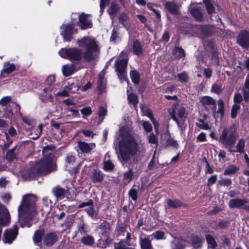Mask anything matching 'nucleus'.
I'll return each mask as SVG.
<instances>
[{
    "label": "nucleus",
    "mask_w": 249,
    "mask_h": 249,
    "mask_svg": "<svg viewBox=\"0 0 249 249\" xmlns=\"http://www.w3.org/2000/svg\"><path fill=\"white\" fill-rule=\"evenodd\" d=\"M178 77L181 82H187L188 81V76L186 72H183L178 74Z\"/></svg>",
    "instance_id": "5fc2aeb1"
},
{
    "label": "nucleus",
    "mask_w": 249,
    "mask_h": 249,
    "mask_svg": "<svg viewBox=\"0 0 249 249\" xmlns=\"http://www.w3.org/2000/svg\"><path fill=\"white\" fill-rule=\"evenodd\" d=\"M238 168L232 165L229 166L224 171V174L225 175H231L235 173Z\"/></svg>",
    "instance_id": "37998d69"
},
{
    "label": "nucleus",
    "mask_w": 249,
    "mask_h": 249,
    "mask_svg": "<svg viewBox=\"0 0 249 249\" xmlns=\"http://www.w3.org/2000/svg\"><path fill=\"white\" fill-rule=\"evenodd\" d=\"M60 35L63 36L65 41H70L72 36L77 33L73 25L71 24H63L61 27Z\"/></svg>",
    "instance_id": "6e6552de"
},
{
    "label": "nucleus",
    "mask_w": 249,
    "mask_h": 249,
    "mask_svg": "<svg viewBox=\"0 0 249 249\" xmlns=\"http://www.w3.org/2000/svg\"><path fill=\"white\" fill-rule=\"evenodd\" d=\"M16 69V66L14 64L9 62L3 63V68L0 71L1 76L5 78L7 75L10 74Z\"/></svg>",
    "instance_id": "ddd939ff"
},
{
    "label": "nucleus",
    "mask_w": 249,
    "mask_h": 249,
    "mask_svg": "<svg viewBox=\"0 0 249 249\" xmlns=\"http://www.w3.org/2000/svg\"><path fill=\"white\" fill-rule=\"evenodd\" d=\"M140 244L142 249H150L151 248V241L147 238H141Z\"/></svg>",
    "instance_id": "2f4dec72"
},
{
    "label": "nucleus",
    "mask_w": 249,
    "mask_h": 249,
    "mask_svg": "<svg viewBox=\"0 0 249 249\" xmlns=\"http://www.w3.org/2000/svg\"><path fill=\"white\" fill-rule=\"evenodd\" d=\"M129 197L133 200L136 201L137 199V191L136 189H131L129 192Z\"/></svg>",
    "instance_id": "69168bd1"
},
{
    "label": "nucleus",
    "mask_w": 249,
    "mask_h": 249,
    "mask_svg": "<svg viewBox=\"0 0 249 249\" xmlns=\"http://www.w3.org/2000/svg\"><path fill=\"white\" fill-rule=\"evenodd\" d=\"M53 89V86H47L43 89L40 93L41 99L46 101L49 99H53L52 91Z\"/></svg>",
    "instance_id": "2eb2a0df"
},
{
    "label": "nucleus",
    "mask_w": 249,
    "mask_h": 249,
    "mask_svg": "<svg viewBox=\"0 0 249 249\" xmlns=\"http://www.w3.org/2000/svg\"><path fill=\"white\" fill-rule=\"evenodd\" d=\"M106 71L104 69L98 75V87L100 90H103L106 85V79L104 78Z\"/></svg>",
    "instance_id": "b1692460"
},
{
    "label": "nucleus",
    "mask_w": 249,
    "mask_h": 249,
    "mask_svg": "<svg viewBox=\"0 0 249 249\" xmlns=\"http://www.w3.org/2000/svg\"><path fill=\"white\" fill-rule=\"evenodd\" d=\"M85 211L88 214L93 218H96L98 212L94 210L93 206H90L89 208L85 209Z\"/></svg>",
    "instance_id": "c03bdc74"
},
{
    "label": "nucleus",
    "mask_w": 249,
    "mask_h": 249,
    "mask_svg": "<svg viewBox=\"0 0 249 249\" xmlns=\"http://www.w3.org/2000/svg\"><path fill=\"white\" fill-rule=\"evenodd\" d=\"M44 234V232L43 230H38L35 232L33 237V241L35 244L39 245L41 241Z\"/></svg>",
    "instance_id": "bb28decb"
},
{
    "label": "nucleus",
    "mask_w": 249,
    "mask_h": 249,
    "mask_svg": "<svg viewBox=\"0 0 249 249\" xmlns=\"http://www.w3.org/2000/svg\"><path fill=\"white\" fill-rule=\"evenodd\" d=\"M23 121L29 125H32L34 124V120L28 116H22Z\"/></svg>",
    "instance_id": "e2e57ef3"
},
{
    "label": "nucleus",
    "mask_w": 249,
    "mask_h": 249,
    "mask_svg": "<svg viewBox=\"0 0 249 249\" xmlns=\"http://www.w3.org/2000/svg\"><path fill=\"white\" fill-rule=\"evenodd\" d=\"M168 207L173 208H177L181 206V202L178 200L169 199L167 201Z\"/></svg>",
    "instance_id": "79ce46f5"
},
{
    "label": "nucleus",
    "mask_w": 249,
    "mask_h": 249,
    "mask_svg": "<svg viewBox=\"0 0 249 249\" xmlns=\"http://www.w3.org/2000/svg\"><path fill=\"white\" fill-rule=\"evenodd\" d=\"M240 106L238 104H234L232 106L231 110V117L234 118L236 117L238 113V110L240 109Z\"/></svg>",
    "instance_id": "864d4df0"
},
{
    "label": "nucleus",
    "mask_w": 249,
    "mask_h": 249,
    "mask_svg": "<svg viewBox=\"0 0 249 249\" xmlns=\"http://www.w3.org/2000/svg\"><path fill=\"white\" fill-rule=\"evenodd\" d=\"M127 99L130 103L133 105H136L138 102L137 96L134 93H128Z\"/></svg>",
    "instance_id": "49530a36"
},
{
    "label": "nucleus",
    "mask_w": 249,
    "mask_h": 249,
    "mask_svg": "<svg viewBox=\"0 0 249 249\" xmlns=\"http://www.w3.org/2000/svg\"><path fill=\"white\" fill-rule=\"evenodd\" d=\"M207 12L209 15L214 12V7L213 2L211 0H203Z\"/></svg>",
    "instance_id": "c756f323"
},
{
    "label": "nucleus",
    "mask_w": 249,
    "mask_h": 249,
    "mask_svg": "<svg viewBox=\"0 0 249 249\" xmlns=\"http://www.w3.org/2000/svg\"><path fill=\"white\" fill-rule=\"evenodd\" d=\"M81 242L85 245L91 246L94 243V239L91 236L88 235L83 237Z\"/></svg>",
    "instance_id": "e433bc0d"
},
{
    "label": "nucleus",
    "mask_w": 249,
    "mask_h": 249,
    "mask_svg": "<svg viewBox=\"0 0 249 249\" xmlns=\"http://www.w3.org/2000/svg\"><path fill=\"white\" fill-rule=\"evenodd\" d=\"M130 78L135 84H138L140 81V74L135 71H131L130 72Z\"/></svg>",
    "instance_id": "58836bf2"
},
{
    "label": "nucleus",
    "mask_w": 249,
    "mask_h": 249,
    "mask_svg": "<svg viewBox=\"0 0 249 249\" xmlns=\"http://www.w3.org/2000/svg\"><path fill=\"white\" fill-rule=\"evenodd\" d=\"M78 44L80 47L85 48L83 57L86 61H91L99 56V48L94 38L84 37L78 40ZM59 54L62 57L71 61H79L82 57L83 53L76 48H62L59 51Z\"/></svg>",
    "instance_id": "f257e3e1"
},
{
    "label": "nucleus",
    "mask_w": 249,
    "mask_h": 249,
    "mask_svg": "<svg viewBox=\"0 0 249 249\" xmlns=\"http://www.w3.org/2000/svg\"><path fill=\"white\" fill-rule=\"evenodd\" d=\"M218 110L217 112L213 113V116L215 118L220 117H223L224 112V104L222 100L219 99L217 101Z\"/></svg>",
    "instance_id": "412c9836"
},
{
    "label": "nucleus",
    "mask_w": 249,
    "mask_h": 249,
    "mask_svg": "<svg viewBox=\"0 0 249 249\" xmlns=\"http://www.w3.org/2000/svg\"><path fill=\"white\" fill-rule=\"evenodd\" d=\"M243 97L242 95L240 93H235L233 97V102L234 104H238L239 105L243 101Z\"/></svg>",
    "instance_id": "4d7b16f0"
},
{
    "label": "nucleus",
    "mask_w": 249,
    "mask_h": 249,
    "mask_svg": "<svg viewBox=\"0 0 249 249\" xmlns=\"http://www.w3.org/2000/svg\"><path fill=\"white\" fill-rule=\"evenodd\" d=\"M238 137L235 127L232 125L223 129L218 141L229 150L234 145Z\"/></svg>",
    "instance_id": "39448f33"
},
{
    "label": "nucleus",
    "mask_w": 249,
    "mask_h": 249,
    "mask_svg": "<svg viewBox=\"0 0 249 249\" xmlns=\"http://www.w3.org/2000/svg\"><path fill=\"white\" fill-rule=\"evenodd\" d=\"M245 140L243 139H241L239 140L237 144H236V150H233L231 149V148H230V149H229V151L230 152H231V153L238 152V153H242L244 152V148L245 146Z\"/></svg>",
    "instance_id": "a878e982"
},
{
    "label": "nucleus",
    "mask_w": 249,
    "mask_h": 249,
    "mask_svg": "<svg viewBox=\"0 0 249 249\" xmlns=\"http://www.w3.org/2000/svg\"><path fill=\"white\" fill-rule=\"evenodd\" d=\"M142 126L144 129L147 132H150L152 130V126L148 122L142 121Z\"/></svg>",
    "instance_id": "0e129e2a"
},
{
    "label": "nucleus",
    "mask_w": 249,
    "mask_h": 249,
    "mask_svg": "<svg viewBox=\"0 0 249 249\" xmlns=\"http://www.w3.org/2000/svg\"><path fill=\"white\" fill-rule=\"evenodd\" d=\"M118 10V5L115 3H112L110 7L108 9V13L110 16L111 18H113L114 15L116 14Z\"/></svg>",
    "instance_id": "ea45409f"
},
{
    "label": "nucleus",
    "mask_w": 249,
    "mask_h": 249,
    "mask_svg": "<svg viewBox=\"0 0 249 249\" xmlns=\"http://www.w3.org/2000/svg\"><path fill=\"white\" fill-rule=\"evenodd\" d=\"M208 247L212 249H215L217 247V243L212 235H207L206 237Z\"/></svg>",
    "instance_id": "473e14b6"
},
{
    "label": "nucleus",
    "mask_w": 249,
    "mask_h": 249,
    "mask_svg": "<svg viewBox=\"0 0 249 249\" xmlns=\"http://www.w3.org/2000/svg\"><path fill=\"white\" fill-rule=\"evenodd\" d=\"M128 60L126 58H123L117 60L115 63L116 71L117 72V74L120 78V80L123 82V80L126 81L128 83L127 79L126 77V71L125 69L127 67Z\"/></svg>",
    "instance_id": "0eeeda50"
},
{
    "label": "nucleus",
    "mask_w": 249,
    "mask_h": 249,
    "mask_svg": "<svg viewBox=\"0 0 249 249\" xmlns=\"http://www.w3.org/2000/svg\"><path fill=\"white\" fill-rule=\"evenodd\" d=\"M78 147L83 153H89L95 148V143L93 142L87 143L84 142H79Z\"/></svg>",
    "instance_id": "4468645a"
},
{
    "label": "nucleus",
    "mask_w": 249,
    "mask_h": 249,
    "mask_svg": "<svg viewBox=\"0 0 249 249\" xmlns=\"http://www.w3.org/2000/svg\"><path fill=\"white\" fill-rule=\"evenodd\" d=\"M168 112L171 118L177 123L178 128L182 131L185 128L184 122L187 117L185 108L179 107L178 103H175L168 109Z\"/></svg>",
    "instance_id": "423d86ee"
},
{
    "label": "nucleus",
    "mask_w": 249,
    "mask_h": 249,
    "mask_svg": "<svg viewBox=\"0 0 249 249\" xmlns=\"http://www.w3.org/2000/svg\"><path fill=\"white\" fill-rule=\"evenodd\" d=\"M16 146L8 151L6 154V159L10 160H13L16 159V155L14 153V151L16 149Z\"/></svg>",
    "instance_id": "8fccbe9b"
},
{
    "label": "nucleus",
    "mask_w": 249,
    "mask_h": 249,
    "mask_svg": "<svg viewBox=\"0 0 249 249\" xmlns=\"http://www.w3.org/2000/svg\"><path fill=\"white\" fill-rule=\"evenodd\" d=\"M231 183V180L230 178H222L218 181V184L220 186H229Z\"/></svg>",
    "instance_id": "603ef678"
},
{
    "label": "nucleus",
    "mask_w": 249,
    "mask_h": 249,
    "mask_svg": "<svg viewBox=\"0 0 249 249\" xmlns=\"http://www.w3.org/2000/svg\"><path fill=\"white\" fill-rule=\"evenodd\" d=\"M55 79L53 75L49 76L46 81L45 83L47 86H52V84L55 82Z\"/></svg>",
    "instance_id": "774afa93"
},
{
    "label": "nucleus",
    "mask_w": 249,
    "mask_h": 249,
    "mask_svg": "<svg viewBox=\"0 0 249 249\" xmlns=\"http://www.w3.org/2000/svg\"><path fill=\"white\" fill-rule=\"evenodd\" d=\"M36 197L33 195L23 196L22 201L18 208V221L22 228L31 226V221L36 214Z\"/></svg>",
    "instance_id": "7ed1b4c3"
},
{
    "label": "nucleus",
    "mask_w": 249,
    "mask_h": 249,
    "mask_svg": "<svg viewBox=\"0 0 249 249\" xmlns=\"http://www.w3.org/2000/svg\"><path fill=\"white\" fill-rule=\"evenodd\" d=\"M104 178L103 174L98 170H94L91 176L92 180L93 182H99L103 180Z\"/></svg>",
    "instance_id": "393cba45"
},
{
    "label": "nucleus",
    "mask_w": 249,
    "mask_h": 249,
    "mask_svg": "<svg viewBox=\"0 0 249 249\" xmlns=\"http://www.w3.org/2000/svg\"><path fill=\"white\" fill-rule=\"evenodd\" d=\"M119 19L120 23H122L127 29L128 24H129V19L127 15L124 13L121 14L119 16Z\"/></svg>",
    "instance_id": "7c9ffc66"
},
{
    "label": "nucleus",
    "mask_w": 249,
    "mask_h": 249,
    "mask_svg": "<svg viewBox=\"0 0 249 249\" xmlns=\"http://www.w3.org/2000/svg\"><path fill=\"white\" fill-rule=\"evenodd\" d=\"M79 26L82 29L91 28L92 24L89 18V15L82 13L80 15L79 20Z\"/></svg>",
    "instance_id": "f8f14e48"
},
{
    "label": "nucleus",
    "mask_w": 249,
    "mask_h": 249,
    "mask_svg": "<svg viewBox=\"0 0 249 249\" xmlns=\"http://www.w3.org/2000/svg\"><path fill=\"white\" fill-rule=\"evenodd\" d=\"M247 201L245 199H232L229 202V206L231 208H240L243 206Z\"/></svg>",
    "instance_id": "f3484780"
},
{
    "label": "nucleus",
    "mask_w": 249,
    "mask_h": 249,
    "mask_svg": "<svg viewBox=\"0 0 249 249\" xmlns=\"http://www.w3.org/2000/svg\"><path fill=\"white\" fill-rule=\"evenodd\" d=\"M237 42L238 44L244 48H249V32L247 30H242L239 33Z\"/></svg>",
    "instance_id": "9b49d317"
},
{
    "label": "nucleus",
    "mask_w": 249,
    "mask_h": 249,
    "mask_svg": "<svg viewBox=\"0 0 249 249\" xmlns=\"http://www.w3.org/2000/svg\"><path fill=\"white\" fill-rule=\"evenodd\" d=\"M54 195L59 199L63 198L66 194V191L64 189L55 187L53 190Z\"/></svg>",
    "instance_id": "c85d7f7f"
},
{
    "label": "nucleus",
    "mask_w": 249,
    "mask_h": 249,
    "mask_svg": "<svg viewBox=\"0 0 249 249\" xmlns=\"http://www.w3.org/2000/svg\"><path fill=\"white\" fill-rule=\"evenodd\" d=\"M18 234L17 225H14L12 229L6 230L3 234V241L4 243L11 244L16 238Z\"/></svg>",
    "instance_id": "1a4fd4ad"
},
{
    "label": "nucleus",
    "mask_w": 249,
    "mask_h": 249,
    "mask_svg": "<svg viewBox=\"0 0 249 249\" xmlns=\"http://www.w3.org/2000/svg\"><path fill=\"white\" fill-rule=\"evenodd\" d=\"M186 245V242L185 240L175 239L171 244V247L172 249H184Z\"/></svg>",
    "instance_id": "6ab92c4d"
},
{
    "label": "nucleus",
    "mask_w": 249,
    "mask_h": 249,
    "mask_svg": "<svg viewBox=\"0 0 249 249\" xmlns=\"http://www.w3.org/2000/svg\"><path fill=\"white\" fill-rule=\"evenodd\" d=\"M196 125L199 128L204 130H208L211 128L208 124L205 123L202 119H198V122L196 123Z\"/></svg>",
    "instance_id": "a19ab883"
},
{
    "label": "nucleus",
    "mask_w": 249,
    "mask_h": 249,
    "mask_svg": "<svg viewBox=\"0 0 249 249\" xmlns=\"http://www.w3.org/2000/svg\"><path fill=\"white\" fill-rule=\"evenodd\" d=\"M11 100V96H7L4 97L0 100V104L2 106H6L7 104L10 102Z\"/></svg>",
    "instance_id": "338daca9"
},
{
    "label": "nucleus",
    "mask_w": 249,
    "mask_h": 249,
    "mask_svg": "<svg viewBox=\"0 0 249 249\" xmlns=\"http://www.w3.org/2000/svg\"><path fill=\"white\" fill-rule=\"evenodd\" d=\"M107 113V109L106 107H101L99 108L98 115L100 118H102V120L104 118Z\"/></svg>",
    "instance_id": "680f3d73"
},
{
    "label": "nucleus",
    "mask_w": 249,
    "mask_h": 249,
    "mask_svg": "<svg viewBox=\"0 0 249 249\" xmlns=\"http://www.w3.org/2000/svg\"><path fill=\"white\" fill-rule=\"evenodd\" d=\"M138 150V145L134 138L127 134L123 137L119 144L120 157L124 161H128Z\"/></svg>",
    "instance_id": "20e7f679"
},
{
    "label": "nucleus",
    "mask_w": 249,
    "mask_h": 249,
    "mask_svg": "<svg viewBox=\"0 0 249 249\" xmlns=\"http://www.w3.org/2000/svg\"><path fill=\"white\" fill-rule=\"evenodd\" d=\"M1 198L5 203H8L11 199V195L9 193H4L1 195Z\"/></svg>",
    "instance_id": "13d9d810"
},
{
    "label": "nucleus",
    "mask_w": 249,
    "mask_h": 249,
    "mask_svg": "<svg viewBox=\"0 0 249 249\" xmlns=\"http://www.w3.org/2000/svg\"><path fill=\"white\" fill-rule=\"evenodd\" d=\"M133 177V172L132 169H129L124 174V180L125 182L128 183L131 181Z\"/></svg>",
    "instance_id": "4c0bfd02"
},
{
    "label": "nucleus",
    "mask_w": 249,
    "mask_h": 249,
    "mask_svg": "<svg viewBox=\"0 0 249 249\" xmlns=\"http://www.w3.org/2000/svg\"><path fill=\"white\" fill-rule=\"evenodd\" d=\"M75 162V157L71 154H68L66 158V167L72 165Z\"/></svg>",
    "instance_id": "de8ad7c7"
},
{
    "label": "nucleus",
    "mask_w": 249,
    "mask_h": 249,
    "mask_svg": "<svg viewBox=\"0 0 249 249\" xmlns=\"http://www.w3.org/2000/svg\"><path fill=\"white\" fill-rule=\"evenodd\" d=\"M222 89L223 88L221 85L214 84L212 87L211 91L214 93H219L222 91Z\"/></svg>",
    "instance_id": "6e6d98bb"
},
{
    "label": "nucleus",
    "mask_w": 249,
    "mask_h": 249,
    "mask_svg": "<svg viewBox=\"0 0 249 249\" xmlns=\"http://www.w3.org/2000/svg\"><path fill=\"white\" fill-rule=\"evenodd\" d=\"M57 236L55 232L46 234L43 238L45 244L47 246H51L57 240Z\"/></svg>",
    "instance_id": "dca6fc26"
},
{
    "label": "nucleus",
    "mask_w": 249,
    "mask_h": 249,
    "mask_svg": "<svg viewBox=\"0 0 249 249\" xmlns=\"http://www.w3.org/2000/svg\"><path fill=\"white\" fill-rule=\"evenodd\" d=\"M126 245L124 240H122L118 243L115 244V249H130Z\"/></svg>",
    "instance_id": "3c124183"
},
{
    "label": "nucleus",
    "mask_w": 249,
    "mask_h": 249,
    "mask_svg": "<svg viewBox=\"0 0 249 249\" xmlns=\"http://www.w3.org/2000/svg\"><path fill=\"white\" fill-rule=\"evenodd\" d=\"M81 114L83 115V118L85 119L86 116H89L92 113L90 107H85L80 110Z\"/></svg>",
    "instance_id": "09e8293b"
},
{
    "label": "nucleus",
    "mask_w": 249,
    "mask_h": 249,
    "mask_svg": "<svg viewBox=\"0 0 249 249\" xmlns=\"http://www.w3.org/2000/svg\"><path fill=\"white\" fill-rule=\"evenodd\" d=\"M132 51L134 54L140 56L142 55L143 50L141 43L138 40H135L132 45Z\"/></svg>",
    "instance_id": "a211bd4d"
},
{
    "label": "nucleus",
    "mask_w": 249,
    "mask_h": 249,
    "mask_svg": "<svg viewBox=\"0 0 249 249\" xmlns=\"http://www.w3.org/2000/svg\"><path fill=\"white\" fill-rule=\"evenodd\" d=\"M62 71L64 76L67 77L71 75L75 71V67L73 65L67 64L63 65Z\"/></svg>",
    "instance_id": "aec40b11"
},
{
    "label": "nucleus",
    "mask_w": 249,
    "mask_h": 249,
    "mask_svg": "<svg viewBox=\"0 0 249 249\" xmlns=\"http://www.w3.org/2000/svg\"><path fill=\"white\" fill-rule=\"evenodd\" d=\"M150 237L157 240H160L164 238V233L163 231H159L151 234Z\"/></svg>",
    "instance_id": "a18cd8bd"
},
{
    "label": "nucleus",
    "mask_w": 249,
    "mask_h": 249,
    "mask_svg": "<svg viewBox=\"0 0 249 249\" xmlns=\"http://www.w3.org/2000/svg\"><path fill=\"white\" fill-rule=\"evenodd\" d=\"M114 167L113 164L109 160L104 161V169L106 171L111 170Z\"/></svg>",
    "instance_id": "bf43d9fd"
},
{
    "label": "nucleus",
    "mask_w": 249,
    "mask_h": 249,
    "mask_svg": "<svg viewBox=\"0 0 249 249\" xmlns=\"http://www.w3.org/2000/svg\"><path fill=\"white\" fill-rule=\"evenodd\" d=\"M200 103L205 106H214L215 105V101L211 97L208 96H204L201 98L200 100Z\"/></svg>",
    "instance_id": "5701e85b"
},
{
    "label": "nucleus",
    "mask_w": 249,
    "mask_h": 249,
    "mask_svg": "<svg viewBox=\"0 0 249 249\" xmlns=\"http://www.w3.org/2000/svg\"><path fill=\"white\" fill-rule=\"evenodd\" d=\"M190 13L192 16L197 20H200L202 18V12L198 6L191 8Z\"/></svg>",
    "instance_id": "4be33fe9"
},
{
    "label": "nucleus",
    "mask_w": 249,
    "mask_h": 249,
    "mask_svg": "<svg viewBox=\"0 0 249 249\" xmlns=\"http://www.w3.org/2000/svg\"><path fill=\"white\" fill-rule=\"evenodd\" d=\"M148 141L150 143L157 145L158 142V137L154 134L152 133L148 136Z\"/></svg>",
    "instance_id": "052dcab7"
},
{
    "label": "nucleus",
    "mask_w": 249,
    "mask_h": 249,
    "mask_svg": "<svg viewBox=\"0 0 249 249\" xmlns=\"http://www.w3.org/2000/svg\"><path fill=\"white\" fill-rule=\"evenodd\" d=\"M173 53L177 58H180L185 56L184 50L182 48L178 47L174 48Z\"/></svg>",
    "instance_id": "f704fd0d"
},
{
    "label": "nucleus",
    "mask_w": 249,
    "mask_h": 249,
    "mask_svg": "<svg viewBox=\"0 0 249 249\" xmlns=\"http://www.w3.org/2000/svg\"><path fill=\"white\" fill-rule=\"evenodd\" d=\"M140 107L143 115L146 116L149 118L153 116L151 110L146 105L142 104L141 105Z\"/></svg>",
    "instance_id": "c9c22d12"
},
{
    "label": "nucleus",
    "mask_w": 249,
    "mask_h": 249,
    "mask_svg": "<svg viewBox=\"0 0 249 249\" xmlns=\"http://www.w3.org/2000/svg\"><path fill=\"white\" fill-rule=\"evenodd\" d=\"M54 146L48 145L43 149L44 158L36 162L31 168L23 170L22 176L25 179H30L40 174H46L52 172L56 168L53 151Z\"/></svg>",
    "instance_id": "f03ea898"
},
{
    "label": "nucleus",
    "mask_w": 249,
    "mask_h": 249,
    "mask_svg": "<svg viewBox=\"0 0 249 249\" xmlns=\"http://www.w3.org/2000/svg\"><path fill=\"white\" fill-rule=\"evenodd\" d=\"M10 215L7 208L0 204V226L4 227L10 223Z\"/></svg>",
    "instance_id": "9d476101"
},
{
    "label": "nucleus",
    "mask_w": 249,
    "mask_h": 249,
    "mask_svg": "<svg viewBox=\"0 0 249 249\" xmlns=\"http://www.w3.org/2000/svg\"><path fill=\"white\" fill-rule=\"evenodd\" d=\"M68 84L69 85L66 86L65 89L71 91V92L74 93L78 89V86L77 83H74V82H73V80H70L68 82Z\"/></svg>",
    "instance_id": "72a5a7b5"
},
{
    "label": "nucleus",
    "mask_w": 249,
    "mask_h": 249,
    "mask_svg": "<svg viewBox=\"0 0 249 249\" xmlns=\"http://www.w3.org/2000/svg\"><path fill=\"white\" fill-rule=\"evenodd\" d=\"M164 6L171 13H176L178 9V6L174 2H166Z\"/></svg>",
    "instance_id": "cd10ccee"
}]
</instances>
